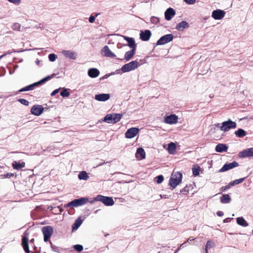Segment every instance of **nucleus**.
I'll use <instances>...</instances> for the list:
<instances>
[{
	"label": "nucleus",
	"instance_id": "1",
	"mask_svg": "<svg viewBox=\"0 0 253 253\" xmlns=\"http://www.w3.org/2000/svg\"><path fill=\"white\" fill-rule=\"evenodd\" d=\"M182 173L180 171H173L169 180V185L173 188H175L182 181Z\"/></svg>",
	"mask_w": 253,
	"mask_h": 253
},
{
	"label": "nucleus",
	"instance_id": "2",
	"mask_svg": "<svg viewBox=\"0 0 253 253\" xmlns=\"http://www.w3.org/2000/svg\"><path fill=\"white\" fill-rule=\"evenodd\" d=\"M123 117V115L119 113L107 114L104 118L103 121L108 124H115L119 122Z\"/></svg>",
	"mask_w": 253,
	"mask_h": 253
},
{
	"label": "nucleus",
	"instance_id": "3",
	"mask_svg": "<svg viewBox=\"0 0 253 253\" xmlns=\"http://www.w3.org/2000/svg\"><path fill=\"white\" fill-rule=\"evenodd\" d=\"M54 76V74L51 76H48L47 77L42 79V80H41V81H40L38 82L34 83L33 84H31L29 85H28L26 87H24L20 89L19 90V92H23V91L32 90L34 89L35 87L38 86V85H40V84L44 83L46 81L51 79Z\"/></svg>",
	"mask_w": 253,
	"mask_h": 253
},
{
	"label": "nucleus",
	"instance_id": "4",
	"mask_svg": "<svg viewBox=\"0 0 253 253\" xmlns=\"http://www.w3.org/2000/svg\"><path fill=\"white\" fill-rule=\"evenodd\" d=\"M140 66L139 63L136 60L132 61L123 65L121 68V71L123 73L128 72L135 70Z\"/></svg>",
	"mask_w": 253,
	"mask_h": 253
},
{
	"label": "nucleus",
	"instance_id": "5",
	"mask_svg": "<svg viewBox=\"0 0 253 253\" xmlns=\"http://www.w3.org/2000/svg\"><path fill=\"white\" fill-rule=\"evenodd\" d=\"M95 200L101 202L106 206H112L114 205V201L112 197L98 195L95 197Z\"/></svg>",
	"mask_w": 253,
	"mask_h": 253
},
{
	"label": "nucleus",
	"instance_id": "6",
	"mask_svg": "<svg viewBox=\"0 0 253 253\" xmlns=\"http://www.w3.org/2000/svg\"><path fill=\"white\" fill-rule=\"evenodd\" d=\"M237 126V124L235 122L229 119L228 121H224L221 124L220 126V129L222 131H228L232 128H235Z\"/></svg>",
	"mask_w": 253,
	"mask_h": 253
},
{
	"label": "nucleus",
	"instance_id": "7",
	"mask_svg": "<svg viewBox=\"0 0 253 253\" xmlns=\"http://www.w3.org/2000/svg\"><path fill=\"white\" fill-rule=\"evenodd\" d=\"M88 202V198L87 197H82L80 199H75L69 202L68 204L69 207H77L85 205Z\"/></svg>",
	"mask_w": 253,
	"mask_h": 253
},
{
	"label": "nucleus",
	"instance_id": "8",
	"mask_svg": "<svg viewBox=\"0 0 253 253\" xmlns=\"http://www.w3.org/2000/svg\"><path fill=\"white\" fill-rule=\"evenodd\" d=\"M42 231L44 236V241L47 242L53 233V228L51 226L43 227Z\"/></svg>",
	"mask_w": 253,
	"mask_h": 253
},
{
	"label": "nucleus",
	"instance_id": "9",
	"mask_svg": "<svg viewBox=\"0 0 253 253\" xmlns=\"http://www.w3.org/2000/svg\"><path fill=\"white\" fill-rule=\"evenodd\" d=\"M173 36L172 34H167L161 37L157 42V45H164L172 41Z\"/></svg>",
	"mask_w": 253,
	"mask_h": 253
},
{
	"label": "nucleus",
	"instance_id": "10",
	"mask_svg": "<svg viewBox=\"0 0 253 253\" xmlns=\"http://www.w3.org/2000/svg\"><path fill=\"white\" fill-rule=\"evenodd\" d=\"M139 132V129L137 127H131L128 129L125 133L126 138L131 139L136 136Z\"/></svg>",
	"mask_w": 253,
	"mask_h": 253
},
{
	"label": "nucleus",
	"instance_id": "11",
	"mask_svg": "<svg viewBox=\"0 0 253 253\" xmlns=\"http://www.w3.org/2000/svg\"><path fill=\"white\" fill-rule=\"evenodd\" d=\"M178 120V117L174 114H172L165 117L164 121L167 124L173 125L176 124Z\"/></svg>",
	"mask_w": 253,
	"mask_h": 253
},
{
	"label": "nucleus",
	"instance_id": "12",
	"mask_svg": "<svg viewBox=\"0 0 253 253\" xmlns=\"http://www.w3.org/2000/svg\"><path fill=\"white\" fill-rule=\"evenodd\" d=\"M61 53L65 57L70 59L75 60L77 58V53L71 50H62Z\"/></svg>",
	"mask_w": 253,
	"mask_h": 253
},
{
	"label": "nucleus",
	"instance_id": "13",
	"mask_svg": "<svg viewBox=\"0 0 253 253\" xmlns=\"http://www.w3.org/2000/svg\"><path fill=\"white\" fill-rule=\"evenodd\" d=\"M225 15V12L220 9L213 10L212 12L211 16L215 20H220L222 19Z\"/></svg>",
	"mask_w": 253,
	"mask_h": 253
},
{
	"label": "nucleus",
	"instance_id": "14",
	"mask_svg": "<svg viewBox=\"0 0 253 253\" xmlns=\"http://www.w3.org/2000/svg\"><path fill=\"white\" fill-rule=\"evenodd\" d=\"M43 107L42 105H36L33 106L31 110V113L36 116H40L43 112Z\"/></svg>",
	"mask_w": 253,
	"mask_h": 253
},
{
	"label": "nucleus",
	"instance_id": "15",
	"mask_svg": "<svg viewBox=\"0 0 253 253\" xmlns=\"http://www.w3.org/2000/svg\"><path fill=\"white\" fill-rule=\"evenodd\" d=\"M238 166V164L236 162H233L231 163L225 164L221 169L219 170V172H223L232 169H233Z\"/></svg>",
	"mask_w": 253,
	"mask_h": 253
},
{
	"label": "nucleus",
	"instance_id": "16",
	"mask_svg": "<svg viewBox=\"0 0 253 253\" xmlns=\"http://www.w3.org/2000/svg\"><path fill=\"white\" fill-rule=\"evenodd\" d=\"M101 53L102 55L108 57H115L116 55L113 53L107 45L104 46L101 50Z\"/></svg>",
	"mask_w": 253,
	"mask_h": 253
},
{
	"label": "nucleus",
	"instance_id": "17",
	"mask_svg": "<svg viewBox=\"0 0 253 253\" xmlns=\"http://www.w3.org/2000/svg\"><path fill=\"white\" fill-rule=\"evenodd\" d=\"M94 99L98 101H106L110 98V95L108 93H101L96 94L94 96Z\"/></svg>",
	"mask_w": 253,
	"mask_h": 253
},
{
	"label": "nucleus",
	"instance_id": "18",
	"mask_svg": "<svg viewBox=\"0 0 253 253\" xmlns=\"http://www.w3.org/2000/svg\"><path fill=\"white\" fill-rule=\"evenodd\" d=\"M239 156L243 158L253 157V147L246 149L241 152Z\"/></svg>",
	"mask_w": 253,
	"mask_h": 253
},
{
	"label": "nucleus",
	"instance_id": "19",
	"mask_svg": "<svg viewBox=\"0 0 253 253\" xmlns=\"http://www.w3.org/2000/svg\"><path fill=\"white\" fill-rule=\"evenodd\" d=\"M175 12L172 8H168L165 12V17L167 20L169 21L175 15Z\"/></svg>",
	"mask_w": 253,
	"mask_h": 253
},
{
	"label": "nucleus",
	"instance_id": "20",
	"mask_svg": "<svg viewBox=\"0 0 253 253\" xmlns=\"http://www.w3.org/2000/svg\"><path fill=\"white\" fill-rule=\"evenodd\" d=\"M151 36V33L150 30H146L144 31H141L140 34V38L143 41H148Z\"/></svg>",
	"mask_w": 253,
	"mask_h": 253
},
{
	"label": "nucleus",
	"instance_id": "21",
	"mask_svg": "<svg viewBox=\"0 0 253 253\" xmlns=\"http://www.w3.org/2000/svg\"><path fill=\"white\" fill-rule=\"evenodd\" d=\"M87 74L90 78H95L99 75L100 72L97 69L92 68L88 70Z\"/></svg>",
	"mask_w": 253,
	"mask_h": 253
},
{
	"label": "nucleus",
	"instance_id": "22",
	"mask_svg": "<svg viewBox=\"0 0 253 253\" xmlns=\"http://www.w3.org/2000/svg\"><path fill=\"white\" fill-rule=\"evenodd\" d=\"M136 158L139 160H141L145 158V152L144 150L142 148H138L137 149L136 154H135Z\"/></svg>",
	"mask_w": 253,
	"mask_h": 253
},
{
	"label": "nucleus",
	"instance_id": "23",
	"mask_svg": "<svg viewBox=\"0 0 253 253\" xmlns=\"http://www.w3.org/2000/svg\"><path fill=\"white\" fill-rule=\"evenodd\" d=\"M176 144L174 142H170L168 144L167 150L168 152L171 155H174L176 153Z\"/></svg>",
	"mask_w": 253,
	"mask_h": 253
},
{
	"label": "nucleus",
	"instance_id": "24",
	"mask_svg": "<svg viewBox=\"0 0 253 253\" xmlns=\"http://www.w3.org/2000/svg\"><path fill=\"white\" fill-rule=\"evenodd\" d=\"M188 27V23L186 21H183L177 25L176 29L179 31H183L185 28Z\"/></svg>",
	"mask_w": 253,
	"mask_h": 253
},
{
	"label": "nucleus",
	"instance_id": "25",
	"mask_svg": "<svg viewBox=\"0 0 253 253\" xmlns=\"http://www.w3.org/2000/svg\"><path fill=\"white\" fill-rule=\"evenodd\" d=\"M22 246L23 247V249L25 252L27 253H29L30 251L29 249V246H28V237L24 236L22 238Z\"/></svg>",
	"mask_w": 253,
	"mask_h": 253
},
{
	"label": "nucleus",
	"instance_id": "26",
	"mask_svg": "<svg viewBox=\"0 0 253 253\" xmlns=\"http://www.w3.org/2000/svg\"><path fill=\"white\" fill-rule=\"evenodd\" d=\"M136 48H132L131 50L128 51L125 53V59L126 61L130 60L135 53Z\"/></svg>",
	"mask_w": 253,
	"mask_h": 253
},
{
	"label": "nucleus",
	"instance_id": "27",
	"mask_svg": "<svg viewBox=\"0 0 253 253\" xmlns=\"http://www.w3.org/2000/svg\"><path fill=\"white\" fill-rule=\"evenodd\" d=\"M124 38L127 42L128 45L131 48H136V44L134 39L132 38L123 36Z\"/></svg>",
	"mask_w": 253,
	"mask_h": 253
},
{
	"label": "nucleus",
	"instance_id": "28",
	"mask_svg": "<svg viewBox=\"0 0 253 253\" xmlns=\"http://www.w3.org/2000/svg\"><path fill=\"white\" fill-rule=\"evenodd\" d=\"M227 146L224 144H219L215 147L216 151L220 153L227 151Z\"/></svg>",
	"mask_w": 253,
	"mask_h": 253
},
{
	"label": "nucleus",
	"instance_id": "29",
	"mask_svg": "<svg viewBox=\"0 0 253 253\" xmlns=\"http://www.w3.org/2000/svg\"><path fill=\"white\" fill-rule=\"evenodd\" d=\"M25 163L22 162H17L16 161H14L12 163V166L13 168L15 169H20L25 167Z\"/></svg>",
	"mask_w": 253,
	"mask_h": 253
},
{
	"label": "nucleus",
	"instance_id": "30",
	"mask_svg": "<svg viewBox=\"0 0 253 253\" xmlns=\"http://www.w3.org/2000/svg\"><path fill=\"white\" fill-rule=\"evenodd\" d=\"M78 176L80 180H87L89 178L88 173L85 171L80 172Z\"/></svg>",
	"mask_w": 253,
	"mask_h": 253
},
{
	"label": "nucleus",
	"instance_id": "31",
	"mask_svg": "<svg viewBox=\"0 0 253 253\" xmlns=\"http://www.w3.org/2000/svg\"><path fill=\"white\" fill-rule=\"evenodd\" d=\"M237 223L242 226L247 227L248 224L243 217H238L237 218Z\"/></svg>",
	"mask_w": 253,
	"mask_h": 253
},
{
	"label": "nucleus",
	"instance_id": "32",
	"mask_svg": "<svg viewBox=\"0 0 253 253\" xmlns=\"http://www.w3.org/2000/svg\"><path fill=\"white\" fill-rule=\"evenodd\" d=\"M82 223V220L80 218L76 220L72 226L73 231L77 230Z\"/></svg>",
	"mask_w": 253,
	"mask_h": 253
},
{
	"label": "nucleus",
	"instance_id": "33",
	"mask_svg": "<svg viewBox=\"0 0 253 253\" xmlns=\"http://www.w3.org/2000/svg\"><path fill=\"white\" fill-rule=\"evenodd\" d=\"M200 170L201 169L199 166L198 165H194L192 168V173L193 176H198L200 173Z\"/></svg>",
	"mask_w": 253,
	"mask_h": 253
},
{
	"label": "nucleus",
	"instance_id": "34",
	"mask_svg": "<svg viewBox=\"0 0 253 253\" xmlns=\"http://www.w3.org/2000/svg\"><path fill=\"white\" fill-rule=\"evenodd\" d=\"M235 134L239 137H243L246 135V132L244 129L239 128L235 132Z\"/></svg>",
	"mask_w": 253,
	"mask_h": 253
},
{
	"label": "nucleus",
	"instance_id": "35",
	"mask_svg": "<svg viewBox=\"0 0 253 253\" xmlns=\"http://www.w3.org/2000/svg\"><path fill=\"white\" fill-rule=\"evenodd\" d=\"M220 201L222 203H229L230 202L231 198L228 194H224L221 198Z\"/></svg>",
	"mask_w": 253,
	"mask_h": 253
},
{
	"label": "nucleus",
	"instance_id": "36",
	"mask_svg": "<svg viewBox=\"0 0 253 253\" xmlns=\"http://www.w3.org/2000/svg\"><path fill=\"white\" fill-rule=\"evenodd\" d=\"M245 178H241L240 179L234 180L231 182H230V185H231V186H233L236 185H238L244 181Z\"/></svg>",
	"mask_w": 253,
	"mask_h": 253
},
{
	"label": "nucleus",
	"instance_id": "37",
	"mask_svg": "<svg viewBox=\"0 0 253 253\" xmlns=\"http://www.w3.org/2000/svg\"><path fill=\"white\" fill-rule=\"evenodd\" d=\"M214 245V244L213 242H211V241H209L207 243V245H206V251L207 252L208 251V249H210L211 248H212Z\"/></svg>",
	"mask_w": 253,
	"mask_h": 253
},
{
	"label": "nucleus",
	"instance_id": "38",
	"mask_svg": "<svg viewBox=\"0 0 253 253\" xmlns=\"http://www.w3.org/2000/svg\"><path fill=\"white\" fill-rule=\"evenodd\" d=\"M60 95L63 97H68L70 95V92L68 91L67 89H64L60 92Z\"/></svg>",
	"mask_w": 253,
	"mask_h": 253
},
{
	"label": "nucleus",
	"instance_id": "39",
	"mask_svg": "<svg viewBox=\"0 0 253 253\" xmlns=\"http://www.w3.org/2000/svg\"><path fill=\"white\" fill-rule=\"evenodd\" d=\"M21 28V25L19 23H15L12 25V29L14 30L19 31Z\"/></svg>",
	"mask_w": 253,
	"mask_h": 253
},
{
	"label": "nucleus",
	"instance_id": "40",
	"mask_svg": "<svg viewBox=\"0 0 253 253\" xmlns=\"http://www.w3.org/2000/svg\"><path fill=\"white\" fill-rule=\"evenodd\" d=\"M48 59L49 61L54 62L56 59V56L54 53H51L48 55Z\"/></svg>",
	"mask_w": 253,
	"mask_h": 253
},
{
	"label": "nucleus",
	"instance_id": "41",
	"mask_svg": "<svg viewBox=\"0 0 253 253\" xmlns=\"http://www.w3.org/2000/svg\"><path fill=\"white\" fill-rule=\"evenodd\" d=\"M18 101L22 104L24 105L25 106H28L29 104V101L25 99H19Z\"/></svg>",
	"mask_w": 253,
	"mask_h": 253
},
{
	"label": "nucleus",
	"instance_id": "42",
	"mask_svg": "<svg viewBox=\"0 0 253 253\" xmlns=\"http://www.w3.org/2000/svg\"><path fill=\"white\" fill-rule=\"evenodd\" d=\"M74 248L78 252H81L83 250V247L81 245H76L74 246Z\"/></svg>",
	"mask_w": 253,
	"mask_h": 253
},
{
	"label": "nucleus",
	"instance_id": "43",
	"mask_svg": "<svg viewBox=\"0 0 253 253\" xmlns=\"http://www.w3.org/2000/svg\"><path fill=\"white\" fill-rule=\"evenodd\" d=\"M157 182L158 184L161 183L164 180V177L162 175H159L156 177Z\"/></svg>",
	"mask_w": 253,
	"mask_h": 253
},
{
	"label": "nucleus",
	"instance_id": "44",
	"mask_svg": "<svg viewBox=\"0 0 253 253\" xmlns=\"http://www.w3.org/2000/svg\"><path fill=\"white\" fill-rule=\"evenodd\" d=\"M10 3L14 4L15 5H18L20 3L21 0H7Z\"/></svg>",
	"mask_w": 253,
	"mask_h": 253
},
{
	"label": "nucleus",
	"instance_id": "45",
	"mask_svg": "<svg viewBox=\"0 0 253 253\" xmlns=\"http://www.w3.org/2000/svg\"><path fill=\"white\" fill-rule=\"evenodd\" d=\"M184 0L186 3H187V4H193L196 1V0Z\"/></svg>",
	"mask_w": 253,
	"mask_h": 253
},
{
	"label": "nucleus",
	"instance_id": "46",
	"mask_svg": "<svg viewBox=\"0 0 253 253\" xmlns=\"http://www.w3.org/2000/svg\"><path fill=\"white\" fill-rule=\"evenodd\" d=\"M219 125H220L219 123H216L213 125V126L214 127V128H213V130H214L213 132H215L217 130V129H216V127H219Z\"/></svg>",
	"mask_w": 253,
	"mask_h": 253
},
{
	"label": "nucleus",
	"instance_id": "47",
	"mask_svg": "<svg viewBox=\"0 0 253 253\" xmlns=\"http://www.w3.org/2000/svg\"><path fill=\"white\" fill-rule=\"evenodd\" d=\"M231 187V185H230V183H229L228 185L222 187V191H224L226 189L230 188Z\"/></svg>",
	"mask_w": 253,
	"mask_h": 253
},
{
	"label": "nucleus",
	"instance_id": "48",
	"mask_svg": "<svg viewBox=\"0 0 253 253\" xmlns=\"http://www.w3.org/2000/svg\"><path fill=\"white\" fill-rule=\"evenodd\" d=\"M95 16H90L89 17V22L90 23H93L94 20H95Z\"/></svg>",
	"mask_w": 253,
	"mask_h": 253
},
{
	"label": "nucleus",
	"instance_id": "49",
	"mask_svg": "<svg viewBox=\"0 0 253 253\" xmlns=\"http://www.w3.org/2000/svg\"><path fill=\"white\" fill-rule=\"evenodd\" d=\"M59 89H56L54 90L51 94V96H54L56 93H58Z\"/></svg>",
	"mask_w": 253,
	"mask_h": 253
},
{
	"label": "nucleus",
	"instance_id": "50",
	"mask_svg": "<svg viewBox=\"0 0 253 253\" xmlns=\"http://www.w3.org/2000/svg\"><path fill=\"white\" fill-rule=\"evenodd\" d=\"M216 214L219 216H222L223 215V213L222 211H217Z\"/></svg>",
	"mask_w": 253,
	"mask_h": 253
},
{
	"label": "nucleus",
	"instance_id": "51",
	"mask_svg": "<svg viewBox=\"0 0 253 253\" xmlns=\"http://www.w3.org/2000/svg\"><path fill=\"white\" fill-rule=\"evenodd\" d=\"M158 19L156 17H153L151 18V21L152 22H156V21H157Z\"/></svg>",
	"mask_w": 253,
	"mask_h": 253
},
{
	"label": "nucleus",
	"instance_id": "52",
	"mask_svg": "<svg viewBox=\"0 0 253 253\" xmlns=\"http://www.w3.org/2000/svg\"><path fill=\"white\" fill-rule=\"evenodd\" d=\"M12 175H13V174L12 173H7L5 175V178H8V177H10V176H11Z\"/></svg>",
	"mask_w": 253,
	"mask_h": 253
},
{
	"label": "nucleus",
	"instance_id": "53",
	"mask_svg": "<svg viewBox=\"0 0 253 253\" xmlns=\"http://www.w3.org/2000/svg\"><path fill=\"white\" fill-rule=\"evenodd\" d=\"M95 201H96V200H95V198H94L92 200H91V201H89L88 200V202H89V203H90V204H93L94 203V202H95Z\"/></svg>",
	"mask_w": 253,
	"mask_h": 253
},
{
	"label": "nucleus",
	"instance_id": "54",
	"mask_svg": "<svg viewBox=\"0 0 253 253\" xmlns=\"http://www.w3.org/2000/svg\"><path fill=\"white\" fill-rule=\"evenodd\" d=\"M195 239V238H193L192 237H190L188 240V241H193Z\"/></svg>",
	"mask_w": 253,
	"mask_h": 253
},
{
	"label": "nucleus",
	"instance_id": "55",
	"mask_svg": "<svg viewBox=\"0 0 253 253\" xmlns=\"http://www.w3.org/2000/svg\"><path fill=\"white\" fill-rule=\"evenodd\" d=\"M104 163H101L100 164H99L98 166H102Z\"/></svg>",
	"mask_w": 253,
	"mask_h": 253
},
{
	"label": "nucleus",
	"instance_id": "56",
	"mask_svg": "<svg viewBox=\"0 0 253 253\" xmlns=\"http://www.w3.org/2000/svg\"><path fill=\"white\" fill-rule=\"evenodd\" d=\"M36 63H37L38 65H39V64H40V61H39V60L37 61Z\"/></svg>",
	"mask_w": 253,
	"mask_h": 253
},
{
	"label": "nucleus",
	"instance_id": "57",
	"mask_svg": "<svg viewBox=\"0 0 253 253\" xmlns=\"http://www.w3.org/2000/svg\"><path fill=\"white\" fill-rule=\"evenodd\" d=\"M4 56V55H2L1 56H0V59Z\"/></svg>",
	"mask_w": 253,
	"mask_h": 253
},
{
	"label": "nucleus",
	"instance_id": "58",
	"mask_svg": "<svg viewBox=\"0 0 253 253\" xmlns=\"http://www.w3.org/2000/svg\"><path fill=\"white\" fill-rule=\"evenodd\" d=\"M34 239H32V240H31V242H33L34 241Z\"/></svg>",
	"mask_w": 253,
	"mask_h": 253
},
{
	"label": "nucleus",
	"instance_id": "59",
	"mask_svg": "<svg viewBox=\"0 0 253 253\" xmlns=\"http://www.w3.org/2000/svg\"><path fill=\"white\" fill-rule=\"evenodd\" d=\"M25 235H27V234L25 232Z\"/></svg>",
	"mask_w": 253,
	"mask_h": 253
}]
</instances>
